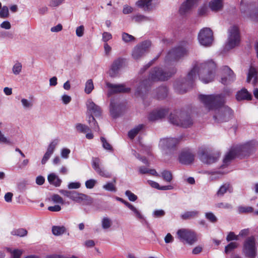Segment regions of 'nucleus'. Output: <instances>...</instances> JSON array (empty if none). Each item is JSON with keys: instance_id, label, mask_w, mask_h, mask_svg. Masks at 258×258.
I'll use <instances>...</instances> for the list:
<instances>
[{"instance_id": "1", "label": "nucleus", "mask_w": 258, "mask_h": 258, "mask_svg": "<svg viewBox=\"0 0 258 258\" xmlns=\"http://www.w3.org/2000/svg\"><path fill=\"white\" fill-rule=\"evenodd\" d=\"M216 64L212 60L196 64L188 72L186 78L182 81H177L174 85L176 91L179 94L186 93L194 86L195 80L198 73L200 79L207 84L212 82L215 77Z\"/></svg>"}, {"instance_id": "2", "label": "nucleus", "mask_w": 258, "mask_h": 258, "mask_svg": "<svg viewBox=\"0 0 258 258\" xmlns=\"http://www.w3.org/2000/svg\"><path fill=\"white\" fill-rule=\"evenodd\" d=\"M199 98L208 110H216L214 115L216 122H226L232 117L233 110L229 107L224 106L225 98L223 94L200 95Z\"/></svg>"}, {"instance_id": "3", "label": "nucleus", "mask_w": 258, "mask_h": 258, "mask_svg": "<svg viewBox=\"0 0 258 258\" xmlns=\"http://www.w3.org/2000/svg\"><path fill=\"white\" fill-rule=\"evenodd\" d=\"M176 71L175 68L172 69L170 72H164L160 68H154L151 70L148 79L143 80L140 83L136 91V95H141L144 93H146L150 88L153 82L166 81L174 75Z\"/></svg>"}, {"instance_id": "4", "label": "nucleus", "mask_w": 258, "mask_h": 258, "mask_svg": "<svg viewBox=\"0 0 258 258\" xmlns=\"http://www.w3.org/2000/svg\"><path fill=\"white\" fill-rule=\"evenodd\" d=\"M169 120L174 125L184 128L190 127L193 123L190 114L188 112L181 111H174L171 113Z\"/></svg>"}, {"instance_id": "5", "label": "nucleus", "mask_w": 258, "mask_h": 258, "mask_svg": "<svg viewBox=\"0 0 258 258\" xmlns=\"http://www.w3.org/2000/svg\"><path fill=\"white\" fill-rule=\"evenodd\" d=\"M198 155L201 161L207 164H211L217 162L220 156L219 153H211L206 147L200 148Z\"/></svg>"}, {"instance_id": "6", "label": "nucleus", "mask_w": 258, "mask_h": 258, "mask_svg": "<svg viewBox=\"0 0 258 258\" xmlns=\"http://www.w3.org/2000/svg\"><path fill=\"white\" fill-rule=\"evenodd\" d=\"M187 54V50L185 47L178 46L169 51L165 57V61L167 63L177 61L186 55Z\"/></svg>"}, {"instance_id": "7", "label": "nucleus", "mask_w": 258, "mask_h": 258, "mask_svg": "<svg viewBox=\"0 0 258 258\" xmlns=\"http://www.w3.org/2000/svg\"><path fill=\"white\" fill-rule=\"evenodd\" d=\"M177 238L182 242L192 245L197 241L196 233L189 229L182 228L177 231Z\"/></svg>"}, {"instance_id": "8", "label": "nucleus", "mask_w": 258, "mask_h": 258, "mask_svg": "<svg viewBox=\"0 0 258 258\" xmlns=\"http://www.w3.org/2000/svg\"><path fill=\"white\" fill-rule=\"evenodd\" d=\"M198 40L200 43L205 46L211 45L213 41V33L209 28L202 29L198 34Z\"/></svg>"}, {"instance_id": "9", "label": "nucleus", "mask_w": 258, "mask_h": 258, "mask_svg": "<svg viewBox=\"0 0 258 258\" xmlns=\"http://www.w3.org/2000/svg\"><path fill=\"white\" fill-rule=\"evenodd\" d=\"M151 45L150 41L146 40L137 45L133 49L132 55L135 60L140 59L148 51Z\"/></svg>"}, {"instance_id": "10", "label": "nucleus", "mask_w": 258, "mask_h": 258, "mask_svg": "<svg viewBox=\"0 0 258 258\" xmlns=\"http://www.w3.org/2000/svg\"><path fill=\"white\" fill-rule=\"evenodd\" d=\"M243 252L249 258H255L256 247L255 238L253 236L248 237L243 244Z\"/></svg>"}, {"instance_id": "11", "label": "nucleus", "mask_w": 258, "mask_h": 258, "mask_svg": "<svg viewBox=\"0 0 258 258\" xmlns=\"http://www.w3.org/2000/svg\"><path fill=\"white\" fill-rule=\"evenodd\" d=\"M240 37L238 28L233 26L229 30L227 46L230 48H233L238 45L240 42Z\"/></svg>"}, {"instance_id": "12", "label": "nucleus", "mask_w": 258, "mask_h": 258, "mask_svg": "<svg viewBox=\"0 0 258 258\" xmlns=\"http://www.w3.org/2000/svg\"><path fill=\"white\" fill-rule=\"evenodd\" d=\"M257 145V141L255 140H251L243 145L237 146L241 158L245 156H248L251 152L254 151Z\"/></svg>"}, {"instance_id": "13", "label": "nucleus", "mask_w": 258, "mask_h": 258, "mask_svg": "<svg viewBox=\"0 0 258 258\" xmlns=\"http://www.w3.org/2000/svg\"><path fill=\"white\" fill-rule=\"evenodd\" d=\"M222 74L224 76L221 82L224 85H228L234 81L235 75L233 71L228 66H224L222 69Z\"/></svg>"}, {"instance_id": "14", "label": "nucleus", "mask_w": 258, "mask_h": 258, "mask_svg": "<svg viewBox=\"0 0 258 258\" xmlns=\"http://www.w3.org/2000/svg\"><path fill=\"white\" fill-rule=\"evenodd\" d=\"M124 59L123 58L119 57L116 59H115L109 70V75L111 77H116L119 73L120 69L122 67Z\"/></svg>"}, {"instance_id": "15", "label": "nucleus", "mask_w": 258, "mask_h": 258, "mask_svg": "<svg viewBox=\"0 0 258 258\" xmlns=\"http://www.w3.org/2000/svg\"><path fill=\"white\" fill-rule=\"evenodd\" d=\"M168 109L160 108L151 112L148 116V119L153 121L164 118L168 113Z\"/></svg>"}, {"instance_id": "16", "label": "nucleus", "mask_w": 258, "mask_h": 258, "mask_svg": "<svg viewBox=\"0 0 258 258\" xmlns=\"http://www.w3.org/2000/svg\"><path fill=\"white\" fill-rule=\"evenodd\" d=\"M194 160V155L189 151V150L182 151L179 156V161L180 163L183 164H190Z\"/></svg>"}, {"instance_id": "17", "label": "nucleus", "mask_w": 258, "mask_h": 258, "mask_svg": "<svg viewBox=\"0 0 258 258\" xmlns=\"http://www.w3.org/2000/svg\"><path fill=\"white\" fill-rule=\"evenodd\" d=\"M59 142L58 139H54L49 145L46 152L45 153L42 160L41 163L42 164H44L46 163L47 160L49 159L50 156L53 154L56 146L57 145Z\"/></svg>"}, {"instance_id": "18", "label": "nucleus", "mask_w": 258, "mask_h": 258, "mask_svg": "<svg viewBox=\"0 0 258 258\" xmlns=\"http://www.w3.org/2000/svg\"><path fill=\"white\" fill-rule=\"evenodd\" d=\"M197 2L198 0H186L182 4L179 8V12L180 14L181 15H185L191 9Z\"/></svg>"}, {"instance_id": "19", "label": "nucleus", "mask_w": 258, "mask_h": 258, "mask_svg": "<svg viewBox=\"0 0 258 258\" xmlns=\"http://www.w3.org/2000/svg\"><path fill=\"white\" fill-rule=\"evenodd\" d=\"M100 159L98 158H93L92 159V167L101 176L108 177L109 173L99 166Z\"/></svg>"}, {"instance_id": "20", "label": "nucleus", "mask_w": 258, "mask_h": 258, "mask_svg": "<svg viewBox=\"0 0 258 258\" xmlns=\"http://www.w3.org/2000/svg\"><path fill=\"white\" fill-rule=\"evenodd\" d=\"M106 86L112 89L113 93H128L131 91V88H126L123 84L114 85L108 82L106 83Z\"/></svg>"}, {"instance_id": "21", "label": "nucleus", "mask_w": 258, "mask_h": 258, "mask_svg": "<svg viewBox=\"0 0 258 258\" xmlns=\"http://www.w3.org/2000/svg\"><path fill=\"white\" fill-rule=\"evenodd\" d=\"M179 142V140L176 138H165L160 141L161 144L168 149H173Z\"/></svg>"}, {"instance_id": "22", "label": "nucleus", "mask_w": 258, "mask_h": 258, "mask_svg": "<svg viewBox=\"0 0 258 258\" xmlns=\"http://www.w3.org/2000/svg\"><path fill=\"white\" fill-rule=\"evenodd\" d=\"M73 197L83 204L90 205L93 202L92 198L88 195L79 193H75Z\"/></svg>"}, {"instance_id": "23", "label": "nucleus", "mask_w": 258, "mask_h": 258, "mask_svg": "<svg viewBox=\"0 0 258 258\" xmlns=\"http://www.w3.org/2000/svg\"><path fill=\"white\" fill-rule=\"evenodd\" d=\"M86 105L88 110L95 116H99L101 115V111L100 107L96 105L91 99L87 101Z\"/></svg>"}, {"instance_id": "24", "label": "nucleus", "mask_w": 258, "mask_h": 258, "mask_svg": "<svg viewBox=\"0 0 258 258\" xmlns=\"http://www.w3.org/2000/svg\"><path fill=\"white\" fill-rule=\"evenodd\" d=\"M257 75L258 72L256 69L252 66H250L247 74V77L246 79L247 82L249 83L251 81V80L253 78L252 83L254 86L256 85L258 82Z\"/></svg>"}, {"instance_id": "25", "label": "nucleus", "mask_w": 258, "mask_h": 258, "mask_svg": "<svg viewBox=\"0 0 258 258\" xmlns=\"http://www.w3.org/2000/svg\"><path fill=\"white\" fill-rule=\"evenodd\" d=\"M235 157L241 158V156L239 154V151H238L237 147H236L234 149L231 150L226 155L225 158L223 159V162L225 164H227Z\"/></svg>"}, {"instance_id": "26", "label": "nucleus", "mask_w": 258, "mask_h": 258, "mask_svg": "<svg viewBox=\"0 0 258 258\" xmlns=\"http://www.w3.org/2000/svg\"><path fill=\"white\" fill-rule=\"evenodd\" d=\"M233 189L231 184L229 182L223 183L218 190L216 195L218 197H222L224 195L228 192L231 193L233 192Z\"/></svg>"}, {"instance_id": "27", "label": "nucleus", "mask_w": 258, "mask_h": 258, "mask_svg": "<svg viewBox=\"0 0 258 258\" xmlns=\"http://www.w3.org/2000/svg\"><path fill=\"white\" fill-rule=\"evenodd\" d=\"M223 0H211L209 3V7L214 12H218L223 7Z\"/></svg>"}, {"instance_id": "28", "label": "nucleus", "mask_w": 258, "mask_h": 258, "mask_svg": "<svg viewBox=\"0 0 258 258\" xmlns=\"http://www.w3.org/2000/svg\"><path fill=\"white\" fill-rule=\"evenodd\" d=\"M152 1L153 0H139L136 2V5L144 11H149L151 10Z\"/></svg>"}, {"instance_id": "29", "label": "nucleus", "mask_w": 258, "mask_h": 258, "mask_svg": "<svg viewBox=\"0 0 258 258\" xmlns=\"http://www.w3.org/2000/svg\"><path fill=\"white\" fill-rule=\"evenodd\" d=\"M236 98L238 101L243 100H250L251 99V95L246 89L243 88L237 92L236 95Z\"/></svg>"}, {"instance_id": "30", "label": "nucleus", "mask_w": 258, "mask_h": 258, "mask_svg": "<svg viewBox=\"0 0 258 258\" xmlns=\"http://www.w3.org/2000/svg\"><path fill=\"white\" fill-rule=\"evenodd\" d=\"M110 112L112 117L116 118L122 114L120 105H116L112 101L110 103Z\"/></svg>"}, {"instance_id": "31", "label": "nucleus", "mask_w": 258, "mask_h": 258, "mask_svg": "<svg viewBox=\"0 0 258 258\" xmlns=\"http://www.w3.org/2000/svg\"><path fill=\"white\" fill-rule=\"evenodd\" d=\"M198 215V212L196 211H185L180 214V217L183 220H187L197 217Z\"/></svg>"}, {"instance_id": "32", "label": "nucleus", "mask_w": 258, "mask_h": 258, "mask_svg": "<svg viewBox=\"0 0 258 258\" xmlns=\"http://www.w3.org/2000/svg\"><path fill=\"white\" fill-rule=\"evenodd\" d=\"M47 179L50 184L56 187L60 186L61 182V179L54 173L49 174L47 177Z\"/></svg>"}, {"instance_id": "33", "label": "nucleus", "mask_w": 258, "mask_h": 258, "mask_svg": "<svg viewBox=\"0 0 258 258\" xmlns=\"http://www.w3.org/2000/svg\"><path fill=\"white\" fill-rule=\"evenodd\" d=\"M168 94V89L165 86H161L157 89V98L158 99L165 98Z\"/></svg>"}, {"instance_id": "34", "label": "nucleus", "mask_w": 258, "mask_h": 258, "mask_svg": "<svg viewBox=\"0 0 258 258\" xmlns=\"http://www.w3.org/2000/svg\"><path fill=\"white\" fill-rule=\"evenodd\" d=\"M144 127V125L140 124L136 126L134 128L130 131L128 133V136L131 139H133L139 132Z\"/></svg>"}, {"instance_id": "35", "label": "nucleus", "mask_w": 258, "mask_h": 258, "mask_svg": "<svg viewBox=\"0 0 258 258\" xmlns=\"http://www.w3.org/2000/svg\"><path fill=\"white\" fill-rule=\"evenodd\" d=\"M88 122L93 130L95 131H99V125L92 114H90L89 116Z\"/></svg>"}, {"instance_id": "36", "label": "nucleus", "mask_w": 258, "mask_h": 258, "mask_svg": "<svg viewBox=\"0 0 258 258\" xmlns=\"http://www.w3.org/2000/svg\"><path fill=\"white\" fill-rule=\"evenodd\" d=\"M66 231V228L64 226H54L52 228V233L56 236H59L63 234Z\"/></svg>"}, {"instance_id": "37", "label": "nucleus", "mask_w": 258, "mask_h": 258, "mask_svg": "<svg viewBox=\"0 0 258 258\" xmlns=\"http://www.w3.org/2000/svg\"><path fill=\"white\" fill-rule=\"evenodd\" d=\"M149 182L152 187L160 190H168L172 188L171 185L160 186L157 182L153 181H150Z\"/></svg>"}, {"instance_id": "38", "label": "nucleus", "mask_w": 258, "mask_h": 258, "mask_svg": "<svg viewBox=\"0 0 258 258\" xmlns=\"http://www.w3.org/2000/svg\"><path fill=\"white\" fill-rule=\"evenodd\" d=\"M12 235H17L20 237L26 236L27 234V231L24 228H20L14 230L11 232Z\"/></svg>"}, {"instance_id": "39", "label": "nucleus", "mask_w": 258, "mask_h": 258, "mask_svg": "<svg viewBox=\"0 0 258 258\" xmlns=\"http://www.w3.org/2000/svg\"><path fill=\"white\" fill-rule=\"evenodd\" d=\"M76 128L77 131L83 133H85L90 131V128L88 126L80 123L76 124Z\"/></svg>"}, {"instance_id": "40", "label": "nucleus", "mask_w": 258, "mask_h": 258, "mask_svg": "<svg viewBox=\"0 0 258 258\" xmlns=\"http://www.w3.org/2000/svg\"><path fill=\"white\" fill-rule=\"evenodd\" d=\"M162 177L163 179L168 182H170L172 179V175L170 171L168 170H164L162 173Z\"/></svg>"}, {"instance_id": "41", "label": "nucleus", "mask_w": 258, "mask_h": 258, "mask_svg": "<svg viewBox=\"0 0 258 258\" xmlns=\"http://www.w3.org/2000/svg\"><path fill=\"white\" fill-rule=\"evenodd\" d=\"M94 89L93 81L91 79L88 80L85 84V92L89 94Z\"/></svg>"}, {"instance_id": "42", "label": "nucleus", "mask_w": 258, "mask_h": 258, "mask_svg": "<svg viewBox=\"0 0 258 258\" xmlns=\"http://www.w3.org/2000/svg\"><path fill=\"white\" fill-rule=\"evenodd\" d=\"M7 250L12 254L13 258H20L22 254V251L21 250L17 249L12 250L10 248H7Z\"/></svg>"}, {"instance_id": "43", "label": "nucleus", "mask_w": 258, "mask_h": 258, "mask_svg": "<svg viewBox=\"0 0 258 258\" xmlns=\"http://www.w3.org/2000/svg\"><path fill=\"white\" fill-rule=\"evenodd\" d=\"M112 225L111 220L107 217H104L102 220V227L104 229L109 228Z\"/></svg>"}, {"instance_id": "44", "label": "nucleus", "mask_w": 258, "mask_h": 258, "mask_svg": "<svg viewBox=\"0 0 258 258\" xmlns=\"http://www.w3.org/2000/svg\"><path fill=\"white\" fill-rule=\"evenodd\" d=\"M100 140L102 143L103 147L107 150L110 151H113V148L111 145L107 141L105 138L101 137L100 138Z\"/></svg>"}, {"instance_id": "45", "label": "nucleus", "mask_w": 258, "mask_h": 258, "mask_svg": "<svg viewBox=\"0 0 258 258\" xmlns=\"http://www.w3.org/2000/svg\"><path fill=\"white\" fill-rule=\"evenodd\" d=\"M122 39L125 42H129L134 41L135 38L127 33L123 32L122 33Z\"/></svg>"}, {"instance_id": "46", "label": "nucleus", "mask_w": 258, "mask_h": 258, "mask_svg": "<svg viewBox=\"0 0 258 258\" xmlns=\"http://www.w3.org/2000/svg\"><path fill=\"white\" fill-rule=\"evenodd\" d=\"M238 246L237 243L235 242H232L228 244L225 248V252L226 253H228L229 252L231 251L232 250L236 248Z\"/></svg>"}, {"instance_id": "47", "label": "nucleus", "mask_w": 258, "mask_h": 258, "mask_svg": "<svg viewBox=\"0 0 258 258\" xmlns=\"http://www.w3.org/2000/svg\"><path fill=\"white\" fill-rule=\"evenodd\" d=\"M9 9L7 6L2 7L0 11V17L2 18H7L9 16Z\"/></svg>"}, {"instance_id": "48", "label": "nucleus", "mask_w": 258, "mask_h": 258, "mask_svg": "<svg viewBox=\"0 0 258 258\" xmlns=\"http://www.w3.org/2000/svg\"><path fill=\"white\" fill-rule=\"evenodd\" d=\"M22 64L20 62L16 63L13 68V72L15 75H18L21 72Z\"/></svg>"}, {"instance_id": "49", "label": "nucleus", "mask_w": 258, "mask_h": 258, "mask_svg": "<svg viewBox=\"0 0 258 258\" xmlns=\"http://www.w3.org/2000/svg\"><path fill=\"white\" fill-rule=\"evenodd\" d=\"M134 215L141 222H146L144 215L141 213L140 211H133Z\"/></svg>"}, {"instance_id": "50", "label": "nucleus", "mask_w": 258, "mask_h": 258, "mask_svg": "<svg viewBox=\"0 0 258 258\" xmlns=\"http://www.w3.org/2000/svg\"><path fill=\"white\" fill-rule=\"evenodd\" d=\"M132 20H134L136 22L139 23L147 19V18L144 15L138 14L132 17Z\"/></svg>"}, {"instance_id": "51", "label": "nucleus", "mask_w": 258, "mask_h": 258, "mask_svg": "<svg viewBox=\"0 0 258 258\" xmlns=\"http://www.w3.org/2000/svg\"><path fill=\"white\" fill-rule=\"evenodd\" d=\"M125 194L131 201L134 202L138 199L137 196L129 190H126Z\"/></svg>"}, {"instance_id": "52", "label": "nucleus", "mask_w": 258, "mask_h": 258, "mask_svg": "<svg viewBox=\"0 0 258 258\" xmlns=\"http://www.w3.org/2000/svg\"><path fill=\"white\" fill-rule=\"evenodd\" d=\"M248 7V3L246 0H241L240 2V11L242 13H245Z\"/></svg>"}, {"instance_id": "53", "label": "nucleus", "mask_w": 258, "mask_h": 258, "mask_svg": "<svg viewBox=\"0 0 258 258\" xmlns=\"http://www.w3.org/2000/svg\"><path fill=\"white\" fill-rule=\"evenodd\" d=\"M0 143L10 145L11 142L0 131Z\"/></svg>"}, {"instance_id": "54", "label": "nucleus", "mask_w": 258, "mask_h": 258, "mask_svg": "<svg viewBox=\"0 0 258 258\" xmlns=\"http://www.w3.org/2000/svg\"><path fill=\"white\" fill-rule=\"evenodd\" d=\"M64 0H50L49 6L51 7H56L62 4Z\"/></svg>"}, {"instance_id": "55", "label": "nucleus", "mask_w": 258, "mask_h": 258, "mask_svg": "<svg viewBox=\"0 0 258 258\" xmlns=\"http://www.w3.org/2000/svg\"><path fill=\"white\" fill-rule=\"evenodd\" d=\"M96 183V181L94 179H89L86 181L85 186L87 188L91 189L94 187L95 184Z\"/></svg>"}, {"instance_id": "56", "label": "nucleus", "mask_w": 258, "mask_h": 258, "mask_svg": "<svg viewBox=\"0 0 258 258\" xmlns=\"http://www.w3.org/2000/svg\"><path fill=\"white\" fill-rule=\"evenodd\" d=\"M103 188L108 191H115L114 185L111 182H108L104 185Z\"/></svg>"}, {"instance_id": "57", "label": "nucleus", "mask_w": 258, "mask_h": 258, "mask_svg": "<svg viewBox=\"0 0 258 258\" xmlns=\"http://www.w3.org/2000/svg\"><path fill=\"white\" fill-rule=\"evenodd\" d=\"M238 236L234 234V233L233 232H229L226 237V240L228 241H231L233 240H238Z\"/></svg>"}, {"instance_id": "58", "label": "nucleus", "mask_w": 258, "mask_h": 258, "mask_svg": "<svg viewBox=\"0 0 258 258\" xmlns=\"http://www.w3.org/2000/svg\"><path fill=\"white\" fill-rule=\"evenodd\" d=\"M111 39H112V35L110 33L105 32L102 34V40L104 42L106 43Z\"/></svg>"}, {"instance_id": "59", "label": "nucleus", "mask_w": 258, "mask_h": 258, "mask_svg": "<svg viewBox=\"0 0 258 258\" xmlns=\"http://www.w3.org/2000/svg\"><path fill=\"white\" fill-rule=\"evenodd\" d=\"M134 9L128 6V5H125L124 6L122 10V13L124 14H129L132 13L133 12Z\"/></svg>"}, {"instance_id": "60", "label": "nucleus", "mask_w": 258, "mask_h": 258, "mask_svg": "<svg viewBox=\"0 0 258 258\" xmlns=\"http://www.w3.org/2000/svg\"><path fill=\"white\" fill-rule=\"evenodd\" d=\"M84 27L83 25L80 26L76 29V35L78 37H82L84 34Z\"/></svg>"}, {"instance_id": "61", "label": "nucleus", "mask_w": 258, "mask_h": 258, "mask_svg": "<svg viewBox=\"0 0 258 258\" xmlns=\"http://www.w3.org/2000/svg\"><path fill=\"white\" fill-rule=\"evenodd\" d=\"M217 207L220 209H231L232 206L228 203H221L218 204Z\"/></svg>"}, {"instance_id": "62", "label": "nucleus", "mask_w": 258, "mask_h": 258, "mask_svg": "<svg viewBox=\"0 0 258 258\" xmlns=\"http://www.w3.org/2000/svg\"><path fill=\"white\" fill-rule=\"evenodd\" d=\"M70 152L69 149L64 148L61 150V155L63 158H67L69 157Z\"/></svg>"}, {"instance_id": "63", "label": "nucleus", "mask_w": 258, "mask_h": 258, "mask_svg": "<svg viewBox=\"0 0 258 258\" xmlns=\"http://www.w3.org/2000/svg\"><path fill=\"white\" fill-rule=\"evenodd\" d=\"M45 181V178L42 176H38L36 178V183L39 185H42Z\"/></svg>"}, {"instance_id": "64", "label": "nucleus", "mask_w": 258, "mask_h": 258, "mask_svg": "<svg viewBox=\"0 0 258 258\" xmlns=\"http://www.w3.org/2000/svg\"><path fill=\"white\" fill-rule=\"evenodd\" d=\"M250 17L253 21H258V10H256L252 13L250 14Z\"/></svg>"}]
</instances>
